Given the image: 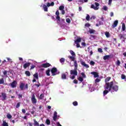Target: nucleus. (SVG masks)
<instances>
[{"label":"nucleus","instance_id":"1","mask_svg":"<svg viewBox=\"0 0 126 126\" xmlns=\"http://www.w3.org/2000/svg\"><path fill=\"white\" fill-rule=\"evenodd\" d=\"M104 89L105 91H103V96H106L110 91L111 90H113V91H115V92H117L119 90V86L117 85H115L114 87H112L110 89V88H108V89H106V86H104Z\"/></svg>","mask_w":126,"mask_h":126},{"label":"nucleus","instance_id":"2","mask_svg":"<svg viewBox=\"0 0 126 126\" xmlns=\"http://www.w3.org/2000/svg\"><path fill=\"white\" fill-rule=\"evenodd\" d=\"M109 80H111V77H108L105 79V86H106V89H109V88L110 89L115 86V85H114V82L111 81L109 82Z\"/></svg>","mask_w":126,"mask_h":126},{"label":"nucleus","instance_id":"3","mask_svg":"<svg viewBox=\"0 0 126 126\" xmlns=\"http://www.w3.org/2000/svg\"><path fill=\"white\" fill-rule=\"evenodd\" d=\"M74 68L73 70H71L70 73L71 75H77V67H78V64H77V61H74Z\"/></svg>","mask_w":126,"mask_h":126},{"label":"nucleus","instance_id":"4","mask_svg":"<svg viewBox=\"0 0 126 126\" xmlns=\"http://www.w3.org/2000/svg\"><path fill=\"white\" fill-rule=\"evenodd\" d=\"M51 73L52 76H55V75H57V74H59L60 72H58V68L56 67H53L51 70Z\"/></svg>","mask_w":126,"mask_h":126},{"label":"nucleus","instance_id":"5","mask_svg":"<svg viewBox=\"0 0 126 126\" xmlns=\"http://www.w3.org/2000/svg\"><path fill=\"white\" fill-rule=\"evenodd\" d=\"M94 4L95 5L92 4L91 6V8H93L94 10H98V9H99V6L100 5V4L97 2H95Z\"/></svg>","mask_w":126,"mask_h":126},{"label":"nucleus","instance_id":"6","mask_svg":"<svg viewBox=\"0 0 126 126\" xmlns=\"http://www.w3.org/2000/svg\"><path fill=\"white\" fill-rule=\"evenodd\" d=\"M31 100L32 104H36V103H37V99H36V97H35V94H32Z\"/></svg>","mask_w":126,"mask_h":126},{"label":"nucleus","instance_id":"7","mask_svg":"<svg viewBox=\"0 0 126 126\" xmlns=\"http://www.w3.org/2000/svg\"><path fill=\"white\" fill-rule=\"evenodd\" d=\"M10 86L12 88H16V86H17V82H16V80L13 81L10 83Z\"/></svg>","mask_w":126,"mask_h":126},{"label":"nucleus","instance_id":"8","mask_svg":"<svg viewBox=\"0 0 126 126\" xmlns=\"http://www.w3.org/2000/svg\"><path fill=\"white\" fill-rule=\"evenodd\" d=\"M51 64L49 63H43L40 65V67H44L45 68L47 67H50L51 66Z\"/></svg>","mask_w":126,"mask_h":126},{"label":"nucleus","instance_id":"9","mask_svg":"<svg viewBox=\"0 0 126 126\" xmlns=\"http://www.w3.org/2000/svg\"><path fill=\"white\" fill-rule=\"evenodd\" d=\"M0 97H2L1 100L2 101H4V100H6L7 96L6 94L4 93H1V95H0Z\"/></svg>","mask_w":126,"mask_h":126},{"label":"nucleus","instance_id":"10","mask_svg":"<svg viewBox=\"0 0 126 126\" xmlns=\"http://www.w3.org/2000/svg\"><path fill=\"white\" fill-rule=\"evenodd\" d=\"M80 63L84 66V67H86V68H89V65L85 63V62H84L83 61L81 60L80 61Z\"/></svg>","mask_w":126,"mask_h":126},{"label":"nucleus","instance_id":"11","mask_svg":"<svg viewBox=\"0 0 126 126\" xmlns=\"http://www.w3.org/2000/svg\"><path fill=\"white\" fill-rule=\"evenodd\" d=\"M56 15H57L56 19H57L59 22L61 21V17H60V12L59 10H57L56 12Z\"/></svg>","mask_w":126,"mask_h":126},{"label":"nucleus","instance_id":"12","mask_svg":"<svg viewBox=\"0 0 126 126\" xmlns=\"http://www.w3.org/2000/svg\"><path fill=\"white\" fill-rule=\"evenodd\" d=\"M57 119H58V113L57 111H55L53 115V121L56 122V121H57Z\"/></svg>","mask_w":126,"mask_h":126},{"label":"nucleus","instance_id":"13","mask_svg":"<svg viewBox=\"0 0 126 126\" xmlns=\"http://www.w3.org/2000/svg\"><path fill=\"white\" fill-rule=\"evenodd\" d=\"M25 86V84L24 83H21L19 86L20 90H21L22 91H23V90H24Z\"/></svg>","mask_w":126,"mask_h":126},{"label":"nucleus","instance_id":"14","mask_svg":"<svg viewBox=\"0 0 126 126\" xmlns=\"http://www.w3.org/2000/svg\"><path fill=\"white\" fill-rule=\"evenodd\" d=\"M31 65V63H26L23 65V67L24 68L26 69L27 67H29V66H30Z\"/></svg>","mask_w":126,"mask_h":126},{"label":"nucleus","instance_id":"15","mask_svg":"<svg viewBox=\"0 0 126 126\" xmlns=\"http://www.w3.org/2000/svg\"><path fill=\"white\" fill-rule=\"evenodd\" d=\"M118 23H119V21L118 20L115 21L112 25V28H115V27H117V26H118Z\"/></svg>","mask_w":126,"mask_h":126},{"label":"nucleus","instance_id":"16","mask_svg":"<svg viewBox=\"0 0 126 126\" xmlns=\"http://www.w3.org/2000/svg\"><path fill=\"white\" fill-rule=\"evenodd\" d=\"M91 74H93L94 75V77H99V74H98V73L97 72H92L91 73Z\"/></svg>","mask_w":126,"mask_h":126},{"label":"nucleus","instance_id":"17","mask_svg":"<svg viewBox=\"0 0 126 126\" xmlns=\"http://www.w3.org/2000/svg\"><path fill=\"white\" fill-rule=\"evenodd\" d=\"M111 59V55H105L103 57V60L104 61L109 60Z\"/></svg>","mask_w":126,"mask_h":126},{"label":"nucleus","instance_id":"18","mask_svg":"<svg viewBox=\"0 0 126 126\" xmlns=\"http://www.w3.org/2000/svg\"><path fill=\"white\" fill-rule=\"evenodd\" d=\"M68 59L70 60V61H72V62H75V56H68Z\"/></svg>","mask_w":126,"mask_h":126},{"label":"nucleus","instance_id":"19","mask_svg":"<svg viewBox=\"0 0 126 126\" xmlns=\"http://www.w3.org/2000/svg\"><path fill=\"white\" fill-rule=\"evenodd\" d=\"M89 32L90 34H95V32H96V31L95 30L89 29Z\"/></svg>","mask_w":126,"mask_h":126},{"label":"nucleus","instance_id":"20","mask_svg":"<svg viewBox=\"0 0 126 126\" xmlns=\"http://www.w3.org/2000/svg\"><path fill=\"white\" fill-rule=\"evenodd\" d=\"M44 97H45V94H41L40 95V96L39 97L38 99H39L40 100H43Z\"/></svg>","mask_w":126,"mask_h":126},{"label":"nucleus","instance_id":"21","mask_svg":"<svg viewBox=\"0 0 126 126\" xmlns=\"http://www.w3.org/2000/svg\"><path fill=\"white\" fill-rule=\"evenodd\" d=\"M33 122H34V126H40L39 123L36 121V119H33Z\"/></svg>","mask_w":126,"mask_h":126},{"label":"nucleus","instance_id":"22","mask_svg":"<svg viewBox=\"0 0 126 126\" xmlns=\"http://www.w3.org/2000/svg\"><path fill=\"white\" fill-rule=\"evenodd\" d=\"M65 61V60L64 58H62L60 60V62L62 63V64H63L64 63Z\"/></svg>","mask_w":126,"mask_h":126},{"label":"nucleus","instance_id":"23","mask_svg":"<svg viewBox=\"0 0 126 126\" xmlns=\"http://www.w3.org/2000/svg\"><path fill=\"white\" fill-rule=\"evenodd\" d=\"M75 43H80V42H81V38L80 37H78L76 39V40H75Z\"/></svg>","mask_w":126,"mask_h":126},{"label":"nucleus","instance_id":"24","mask_svg":"<svg viewBox=\"0 0 126 126\" xmlns=\"http://www.w3.org/2000/svg\"><path fill=\"white\" fill-rule=\"evenodd\" d=\"M61 77L63 79H66V74L65 73H63L62 74Z\"/></svg>","mask_w":126,"mask_h":126},{"label":"nucleus","instance_id":"25","mask_svg":"<svg viewBox=\"0 0 126 126\" xmlns=\"http://www.w3.org/2000/svg\"><path fill=\"white\" fill-rule=\"evenodd\" d=\"M50 71L51 70H50V69H48L46 71V74L47 75V76H50V75H51V74H50Z\"/></svg>","mask_w":126,"mask_h":126},{"label":"nucleus","instance_id":"26","mask_svg":"<svg viewBox=\"0 0 126 126\" xmlns=\"http://www.w3.org/2000/svg\"><path fill=\"white\" fill-rule=\"evenodd\" d=\"M69 53L72 56L76 57V55H75V53H74V52H73V51L70 50Z\"/></svg>","mask_w":126,"mask_h":126},{"label":"nucleus","instance_id":"27","mask_svg":"<svg viewBox=\"0 0 126 126\" xmlns=\"http://www.w3.org/2000/svg\"><path fill=\"white\" fill-rule=\"evenodd\" d=\"M105 35L106 38H110V32H105Z\"/></svg>","mask_w":126,"mask_h":126},{"label":"nucleus","instance_id":"28","mask_svg":"<svg viewBox=\"0 0 126 126\" xmlns=\"http://www.w3.org/2000/svg\"><path fill=\"white\" fill-rule=\"evenodd\" d=\"M33 77L35 79H39V77L38 76V73H35L34 74H33Z\"/></svg>","mask_w":126,"mask_h":126},{"label":"nucleus","instance_id":"29","mask_svg":"<svg viewBox=\"0 0 126 126\" xmlns=\"http://www.w3.org/2000/svg\"><path fill=\"white\" fill-rule=\"evenodd\" d=\"M43 7L44 11H48V7L47 6V5L44 4Z\"/></svg>","mask_w":126,"mask_h":126},{"label":"nucleus","instance_id":"30","mask_svg":"<svg viewBox=\"0 0 126 126\" xmlns=\"http://www.w3.org/2000/svg\"><path fill=\"white\" fill-rule=\"evenodd\" d=\"M122 31H126V25L125 23H123L122 24Z\"/></svg>","mask_w":126,"mask_h":126},{"label":"nucleus","instance_id":"31","mask_svg":"<svg viewBox=\"0 0 126 126\" xmlns=\"http://www.w3.org/2000/svg\"><path fill=\"white\" fill-rule=\"evenodd\" d=\"M25 74L27 75V76H30V75H31V73L29 71H26Z\"/></svg>","mask_w":126,"mask_h":126},{"label":"nucleus","instance_id":"32","mask_svg":"<svg viewBox=\"0 0 126 126\" xmlns=\"http://www.w3.org/2000/svg\"><path fill=\"white\" fill-rule=\"evenodd\" d=\"M0 84H4V80L3 78L0 79Z\"/></svg>","mask_w":126,"mask_h":126},{"label":"nucleus","instance_id":"33","mask_svg":"<svg viewBox=\"0 0 126 126\" xmlns=\"http://www.w3.org/2000/svg\"><path fill=\"white\" fill-rule=\"evenodd\" d=\"M86 19L87 21H89V20H90V16L89 14H87Z\"/></svg>","mask_w":126,"mask_h":126},{"label":"nucleus","instance_id":"34","mask_svg":"<svg viewBox=\"0 0 126 126\" xmlns=\"http://www.w3.org/2000/svg\"><path fill=\"white\" fill-rule=\"evenodd\" d=\"M78 1L84 3V2H88V0H79Z\"/></svg>","mask_w":126,"mask_h":126},{"label":"nucleus","instance_id":"35","mask_svg":"<svg viewBox=\"0 0 126 126\" xmlns=\"http://www.w3.org/2000/svg\"><path fill=\"white\" fill-rule=\"evenodd\" d=\"M35 67H36V65H35L34 64H32L30 69V70H32V69H34V68H35Z\"/></svg>","mask_w":126,"mask_h":126},{"label":"nucleus","instance_id":"36","mask_svg":"<svg viewBox=\"0 0 126 126\" xmlns=\"http://www.w3.org/2000/svg\"><path fill=\"white\" fill-rule=\"evenodd\" d=\"M78 80H79V81H80L81 82H82V81H83V78H82V77H79L78 78Z\"/></svg>","mask_w":126,"mask_h":126},{"label":"nucleus","instance_id":"37","mask_svg":"<svg viewBox=\"0 0 126 126\" xmlns=\"http://www.w3.org/2000/svg\"><path fill=\"white\" fill-rule=\"evenodd\" d=\"M3 126H8V124L5 121H3Z\"/></svg>","mask_w":126,"mask_h":126},{"label":"nucleus","instance_id":"38","mask_svg":"<svg viewBox=\"0 0 126 126\" xmlns=\"http://www.w3.org/2000/svg\"><path fill=\"white\" fill-rule=\"evenodd\" d=\"M46 124L48 125H51V121L49 119L46 120Z\"/></svg>","mask_w":126,"mask_h":126},{"label":"nucleus","instance_id":"39","mask_svg":"<svg viewBox=\"0 0 126 126\" xmlns=\"http://www.w3.org/2000/svg\"><path fill=\"white\" fill-rule=\"evenodd\" d=\"M64 9V6L62 5L59 7V10H63Z\"/></svg>","mask_w":126,"mask_h":126},{"label":"nucleus","instance_id":"40","mask_svg":"<svg viewBox=\"0 0 126 126\" xmlns=\"http://www.w3.org/2000/svg\"><path fill=\"white\" fill-rule=\"evenodd\" d=\"M6 117L7 119H11V118H12V116H11V115L9 114H7Z\"/></svg>","mask_w":126,"mask_h":126},{"label":"nucleus","instance_id":"41","mask_svg":"<svg viewBox=\"0 0 126 126\" xmlns=\"http://www.w3.org/2000/svg\"><path fill=\"white\" fill-rule=\"evenodd\" d=\"M75 43L76 44L77 48H80V49L82 48V47L80 46V44H79V43Z\"/></svg>","mask_w":126,"mask_h":126},{"label":"nucleus","instance_id":"42","mask_svg":"<svg viewBox=\"0 0 126 126\" xmlns=\"http://www.w3.org/2000/svg\"><path fill=\"white\" fill-rule=\"evenodd\" d=\"M81 74L83 76V78H86V75H85V73L82 72Z\"/></svg>","mask_w":126,"mask_h":126},{"label":"nucleus","instance_id":"43","mask_svg":"<svg viewBox=\"0 0 126 126\" xmlns=\"http://www.w3.org/2000/svg\"><path fill=\"white\" fill-rule=\"evenodd\" d=\"M117 65H118V66H120L121 64V62L120 61V60H117V63H116Z\"/></svg>","mask_w":126,"mask_h":126},{"label":"nucleus","instance_id":"44","mask_svg":"<svg viewBox=\"0 0 126 126\" xmlns=\"http://www.w3.org/2000/svg\"><path fill=\"white\" fill-rule=\"evenodd\" d=\"M97 51L99 53H103V50L100 48H98Z\"/></svg>","mask_w":126,"mask_h":126},{"label":"nucleus","instance_id":"45","mask_svg":"<svg viewBox=\"0 0 126 126\" xmlns=\"http://www.w3.org/2000/svg\"><path fill=\"white\" fill-rule=\"evenodd\" d=\"M73 106H77V105H78V103L77 102V101H74L73 102Z\"/></svg>","mask_w":126,"mask_h":126},{"label":"nucleus","instance_id":"46","mask_svg":"<svg viewBox=\"0 0 126 126\" xmlns=\"http://www.w3.org/2000/svg\"><path fill=\"white\" fill-rule=\"evenodd\" d=\"M100 81H101V79H96L95 80V83H98V82H100Z\"/></svg>","mask_w":126,"mask_h":126},{"label":"nucleus","instance_id":"47","mask_svg":"<svg viewBox=\"0 0 126 126\" xmlns=\"http://www.w3.org/2000/svg\"><path fill=\"white\" fill-rule=\"evenodd\" d=\"M103 9L105 11H107V10H108V7H107V6H104L103 7Z\"/></svg>","mask_w":126,"mask_h":126},{"label":"nucleus","instance_id":"48","mask_svg":"<svg viewBox=\"0 0 126 126\" xmlns=\"http://www.w3.org/2000/svg\"><path fill=\"white\" fill-rule=\"evenodd\" d=\"M19 107H20V102H18L16 106V108H18Z\"/></svg>","mask_w":126,"mask_h":126},{"label":"nucleus","instance_id":"49","mask_svg":"<svg viewBox=\"0 0 126 126\" xmlns=\"http://www.w3.org/2000/svg\"><path fill=\"white\" fill-rule=\"evenodd\" d=\"M66 22L67 23H70V19L69 18L66 19Z\"/></svg>","mask_w":126,"mask_h":126},{"label":"nucleus","instance_id":"50","mask_svg":"<svg viewBox=\"0 0 126 126\" xmlns=\"http://www.w3.org/2000/svg\"><path fill=\"white\" fill-rule=\"evenodd\" d=\"M121 78L122 79H126V76L125 75V74H122L121 75Z\"/></svg>","mask_w":126,"mask_h":126},{"label":"nucleus","instance_id":"51","mask_svg":"<svg viewBox=\"0 0 126 126\" xmlns=\"http://www.w3.org/2000/svg\"><path fill=\"white\" fill-rule=\"evenodd\" d=\"M90 63L91 65H94V64H95V62H94V61H91Z\"/></svg>","mask_w":126,"mask_h":126},{"label":"nucleus","instance_id":"52","mask_svg":"<svg viewBox=\"0 0 126 126\" xmlns=\"http://www.w3.org/2000/svg\"><path fill=\"white\" fill-rule=\"evenodd\" d=\"M90 24L89 23H86L85 25V27H90Z\"/></svg>","mask_w":126,"mask_h":126},{"label":"nucleus","instance_id":"53","mask_svg":"<svg viewBox=\"0 0 126 126\" xmlns=\"http://www.w3.org/2000/svg\"><path fill=\"white\" fill-rule=\"evenodd\" d=\"M73 83H75V84H77L78 83V81H77L76 79H75L73 80Z\"/></svg>","mask_w":126,"mask_h":126},{"label":"nucleus","instance_id":"54","mask_svg":"<svg viewBox=\"0 0 126 126\" xmlns=\"http://www.w3.org/2000/svg\"><path fill=\"white\" fill-rule=\"evenodd\" d=\"M75 75H73L72 76H70V78H71V79H74L75 78Z\"/></svg>","mask_w":126,"mask_h":126},{"label":"nucleus","instance_id":"55","mask_svg":"<svg viewBox=\"0 0 126 126\" xmlns=\"http://www.w3.org/2000/svg\"><path fill=\"white\" fill-rule=\"evenodd\" d=\"M81 45H82L83 47L86 46V43H85V42H82Z\"/></svg>","mask_w":126,"mask_h":126},{"label":"nucleus","instance_id":"56","mask_svg":"<svg viewBox=\"0 0 126 126\" xmlns=\"http://www.w3.org/2000/svg\"><path fill=\"white\" fill-rule=\"evenodd\" d=\"M4 75H7V71L5 70L3 72Z\"/></svg>","mask_w":126,"mask_h":126},{"label":"nucleus","instance_id":"57","mask_svg":"<svg viewBox=\"0 0 126 126\" xmlns=\"http://www.w3.org/2000/svg\"><path fill=\"white\" fill-rule=\"evenodd\" d=\"M54 5H55V2H52L50 3V6H54Z\"/></svg>","mask_w":126,"mask_h":126},{"label":"nucleus","instance_id":"58","mask_svg":"<svg viewBox=\"0 0 126 126\" xmlns=\"http://www.w3.org/2000/svg\"><path fill=\"white\" fill-rule=\"evenodd\" d=\"M96 19V17H95V16H93L90 18V19Z\"/></svg>","mask_w":126,"mask_h":126},{"label":"nucleus","instance_id":"59","mask_svg":"<svg viewBox=\"0 0 126 126\" xmlns=\"http://www.w3.org/2000/svg\"><path fill=\"white\" fill-rule=\"evenodd\" d=\"M25 89H28V84H26Z\"/></svg>","mask_w":126,"mask_h":126},{"label":"nucleus","instance_id":"60","mask_svg":"<svg viewBox=\"0 0 126 126\" xmlns=\"http://www.w3.org/2000/svg\"><path fill=\"white\" fill-rule=\"evenodd\" d=\"M110 16H111V17H113V16H114V12H111L110 13Z\"/></svg>","mask_w":126,"mask_h":126},{"label":"nucleus","instance_id":"61","mask_svg":"<svg viewBox=\"0 0 126 126\" xmlns=\"http://www.w3.org/2000/svg\"><path fill=\"white\" fill-rule=\"evenodd\" d=\"M62 13L63 15L65 13V11H64V10H62Z\"/></svg>","mask_w":126,"mask_h":126},{"label":"nucleus","instance_id":"62","mask_svg":"<svg viewBox=\"0 0 126 126\" xmlns=\"http://www.w3.org/2000/svg\"><path fill=\"white\" fill-rule=\"evenodd\" d=\"M22 113H23V114H25V113H26V111L25 109H23L22 110Z\"/></svg>","mask_w":126,"mask_h":126},{"label":"nucleus","instance_id":"63","mask_svg":"<svg viewBox=\"0 0 126 126\" xmlns=\"http://www.w3.org/2000/svg\"><path fill=\"white\" fill-rule=\"evenodd\" d=\"M18 98H22V94H18Z\"/></svg>","mask_w":126,"mask_h":126},{"label":"nucleus","instance_id":"64","mask_svg":"<svg viewBox=\"0 0 126 126\" xmlns=\"http://www.w3.org/2000/svg\"><path fill=\"white\" fill-rule=\"evenodd\" d=\"M57 125L58 126H62L61 124H60V122H57Z\"/></svg>","mask_w":126,"mask_h":126}]
</instances>
